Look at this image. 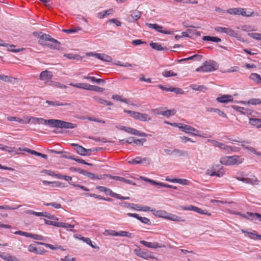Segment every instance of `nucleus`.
<instances>
[{"mask_svg":"<svg viewBox=\"0 0 261 261\" xmlns=\"http://www.w3.org/2000/svg\"><path fill=\"white\" fill-rule=\"evenodd\" d=\"M244 159L239 155L225 156L220 159L221 164L226 166L238 165L242 164Z\"/></svg>","mask_w":261,"mask_h":261,"instance_id":"obj_2","label":"nucleus"},{"mask_svg":"<svg viewBox=\"0 0 261 261\" xmlns=\"http://www.w3.org/2000/svg\"><path fill=\"white\" fill-rule=\"evenodd\" d=\"M162 75L165 77H169L176 76L177 74L171 70H165L163 71Z\"/></svg>","mask_w":261,"mask_h":261,"instance_id":"obj_43","label":"nucleus"},{"mask_svg":"<svg viewBox=\"0 0 261 261\" xmlns=\"http://www.w3.org/2000/svg\"><path fill=\"white\" fill-rule=\"evenodd\" d=\"M248 103L252 105H256L261 104V99L259 98H252L250 99Z\"/></svg>","mask_w":261,"mask_h":261,"instance_id":"obj_55","label":"nucleus"},{"mask_svg":"<svg viewBox=\"0 0 261 261\" xmlns=\"http://www.w3.org/2000/svg\"><path fill=\"white\" fill-rule=\"evenodd\" d=\"M19 150H22V151H25L28 153H30L31 154H34L35 155H37L38 156V152L35 151V150H32V149H29V148H21L20 147L18 149Z\"/></svg>","mask_w":261,"mask_h":261,"instance_id":"obj_53","label":"nucleus"},{"mask_svg":"<svg viewBox=\"0 0 261 261\" xmlns=\"http://www.w3.org/2000/svg\"><path fill=\"white\" fill-rule=\"evenodd\" d=\"M112 98L116 100L124 102H126V99L123 98L122 96L119 95H113L112 96Z\"/></svg>","mask_w":261,"mask_h":261,"instance_id":"obj_63","label":"nucleus"},{"mask_svg":"<svg viewBox=\"0 0 261 261\" xmlns=\"http://www.w3.org/2000/svg\"><path fill=\"white\" fill-rule=\"evenodd\" d=\"M125 132L127 133H128L129 134L135 135H138L141 137H146L147 136V134L145 133L140 132L134 128H130V127H127L126 128Z\"/></svg>","mask_w":261,"mask_h":261,"instance_id":"obj_23","label":"nucleus"},{"mask_svg":"<svg viewBox=\"0 0 261 261\" xmlns=\"http://www.w3.org/2000/svg\"><path fill=\"white\" fill-rule=\"evenodd\" d=\"M151 212L156 216L167 219L168 213L165 211H163V210L156 211L155 210H152Z\"/></svg>","mask_w":261,"mask_h":261,"instance_id":"obj_26","label":"nucleus"},{"mask_svg":"<svg viewBox=\"0 0 261 261\" xmlns=\"http://www.w3.org/2000/svg\"><path fill=\"white\" fill-rule=\"evenodd\" d=\"M32 122L34 124H46V120L42 118L32 117Z\"/></svg>","mask_w":261,"mask_h":261,"instance_id":"obj_41","label":"nucleus"},{"mask_svg":"<svg viewBox=\"0 0 261 261\" xmlns=\"http://www.w3.org/2000/svg\"><path fill=\"white\" fill-rule=\"evenodd\" d=\"M202 39L204 41H212L214 42H219L221 41V39L220 38L210 36H204L202 37Z\"/></svg>","mask_w":261,"mask_h":261,"instance_id":"obj_31","label":"nucleus"},{"mask_svg":"<svg viewBox=\"0 0 261 261\" xmlns=\"http://www.w3.org/2000/svg\"><path fill=\"white\" fill-rule=\"evenodd\" d=\"M76 124L70 122L64 121L62 120L60 121V128H73L76 127Z\"/></svg>","mask_w":261,"mask_h":261,"instance_id":"obj_25","label":"nucleus"},{"mask_svg":"<svg viewBox=\"0 0 261 261\" xmlns=\"http://www.w3.org/2000/svg\"><path fill=\"white\" fill-rule=\"evenodd\" d=\"M168 220L173 221H176V222H184L185 220L183 219L181 217H179L176 215L174 214H168L167 215V219Z\"/></svg>","mask_w":261,"mask_h":261,"instance_id":"obj_27","label":"nucleus"},{"mask_svg":"<svg viewBox=\"0 0 261 261\" xmlns=\"http://www.w3.org/2000/svg\"><path fill=\"white\" fill-rule=\"evenodd\" d=\"M139 221H140L142 223L150 225L151 224V221L149 219H148L146 217H140L139 219Z\"/></svg>","mask_w":261,"mask_h":261,"instance_id":"obj_60","label":"nucleus"},{"mask_svg":"<svg viewBox=\"0 0 261 261\" xmlns=\"http://www.w3.org/2000/svg\"><path fill=\"white\" fill-rule=\"evenodd\" d=\"M94 57L103 61L107 62H111L112 61V58L110 56L104 54H94Z\"/></svg>","mask_w":261,"mask_h":261,"instance_id":"obj_21","label":"nucleus"},{"mask_svg":"<svg viewBox=\"0 0 261 261\" xmlns=\"http://www.w3.org/2000/svg\"><path fill=\"white\" fill-rule=\"evenodd\" d=\"M124 112L125 113H127L129 114V115L132 117L134 118L135 119H137V120L138 119L139 112L132 111H130V110H124Z\"/></svg>","mask_w":261,"mask_h":261,"instance_id":"obj_44","label":"nucleus"},{"mask_svg":"<svg viewBox=\"0 0 261 261\" xmlns=\"http://www.w3.org/2000/svg\"><path fill=\"white\" fill-rule=\"evenodd\" d=\"M95 100L99 103L105 105L107 106H111L112 103L108 100H105L101 98H94Z\"/></svg>","mask_w":261,"mask_h":261,"instance_id":"obj_46","label":"nucleus"},{"mask_svg":"<svg viewBox=\"0 0 261 261\" xmlns=\"http://www.w3.org/2000/svg\"><path fill=\"white\" fill-rule=\"evenodd\" d=\"M78 171L80 173L84 175L88 176V177H89L91 179H94L96 178V175L92 173L89 172L84 170H79Z\"/></svg>","mask_w":261,"mask_h":261,"instance_id":"obj_39","label":"nucleus"},{"mask_svg":"<svg viewBox=\"0 0 261 261\" xmlns=\"http://www.w3.org/2000/svg\"><path fill=\"white\" fill-rule=\"evenodd\" d=\"M60 121L58 119L46 120L45 124H48L52 127H60Z\"/></svg>","mask_w":261,"mask_h":261,"instance_id":"obj_24","label":"nucleus"},{"mask_svg":"<svg viewBox=\"0 0 261 261\" xmlns=\"http://www.w3.org/2000/svg\"><path fill=\"white\" fill-rule=\"evenodd\" d=\"M165 122L167 124H169L173 126L178 127L180 130H181L182 132H185V133L190 134L192 135L195 136L205 137L203 134H201L198 130L196 129V128L190 125L184 124L182 123H170L169 122L167 121H165Z\"/></svg>","mask_w":261,"mask_h":261,"instance_id":"obj_1","label":"nucleus"},{"mask_svg":"<svg viewBox=\"0 0 261 261\" xmlns=\"http://www.w3.org/2000/svg\"><path fill=\"white\" fill-rule=\"evenodd\" d=\"M172 181L174 183H178L182 185H189L190 184L189 180L186 179L173 178Z\"/></svg>","mask_w":261,"mask_h":261,"instance_id":"obj_37","label":"nucleus"},{"mask_svg":"<svg viewBox=\"0 0 261 261\" xmlns=\"http://www.w3.org/2000/svg\"><path fill=\"white\" fill-rule=\"evenodd\" d=\"M114 12L113 9H110L98 14V17L103 18L105 17L112 14Z\"/></svg>","mask_w":261,"mask_h":261,"instance_id":"obj_34","label":"nucleus"},{"mask_svg":"<svg viewBox=\"0 0 261 261\" xmlns=\"http://www.w3.org/2000/svg\"><path fill=\"white\" fill-rule=\"evenodd\" d=\"M56 177L58 179H63L67 181H71L72 180V177L71 176L63 175L61 174H57Z\"/></svg>","mask_w":261,"mask_h":261,"instance_id":"obj_58","label":"nucleus"},{"mask_svg":"<svg viewBox=\"0 0 261 261\" xmlns=\"http://www.w3.org/2000/svg\"><path fill=\"white\" fill-rule=\"evenodd\" d=\"M169 90L170 92H174L177 94H183L184 93V91L181 89L179 88H174L170 87V90Z\"/></svg>","mask_w":261,"mask_h":261,"instance_id":"obj_51","label":"nucleus"},{"mask_svg":"<svg viewBox=\"0 0 261 261\" xmlns=\"http://www.w3.org/2000/svg\"><path fill=\"white\" fill-rule=\"evenodd\" d=\"M105 193L111 196L112 197H114L115 198H117V197H118V194H117L114 192H113L110 189L107 188L106 190Z\"/></svg>","mask_w":261,"mask_h":261,"instance_id":"obj_54","label":"nucleus"},{"mask_svg":"<svg viewBox=\"0 0 261 261\" xmlns=\"http://www.w3.org/2000/svg\"><path fill=\"white\" fill-rule=\"evenodd\" d=\"M106 176L107 177H109L110 178L115 179L116 180H118V181H123V180H124V178H123L122 177L118 176H112L110 174H107V175H106Z\"/></svg>","mask_w":261,"mask_h":261,"instance_id":"obj_62","label":"nucleus"},{"mask_svg":"<svg viewBox=\"0 0 261 261\" xmlns=\"http://www.w3.org/2000/svg\"><path fill=\"white\" fill-rule=\"evenodd\" d=\"M249 123L257 128H261V119L250 118Z\"/></svg>","mask_w":261,"mask_h":261,"instance_id":"obj_30","label":"nucleus"},{"mask_svg":"<svg viewBox=\"0 0 261 261\" xmlns=\"http://www.w3.org/2000/svg\"><path fill=\"white\" fill-rule=\"evenodd\" d=\"M141 16V14L140 12L137 10H135L133 11L130 15V17L131 18L129 19V21H135L138 20Z\"/></svg>","mask_w":261,"mask_h":261,"instance_id":"obj_28","label":"nucleus"},{"mask_svg":"<svg viewBox=\"0 0 261 261\" xmlns=\"http://www.w3.org/2000/svg\"><path fill=\"white\" fill-rule=\"evenodd\" d=\"M215 30L218 32L225 33L230 36H234L236 35L235 31L229 28L216 27L215 28Z\"/></svg>","mask_w":261,"mask_h":261,"instance_id":"obj_14","label":"nucleus"},{"mask_svg":"<svg viewBox=\"0 0 261 261\" xmlns=\"http://www.w3.org/2000/svg\"><path fill=\"white\" fill-rule=\"evenodd\" d=\"M176 110L175 109L168 110L164 111H162L160 112H156L154 113L156 115H162L166 117H169L171 116L174 115L176 113Z\"/></svg>","mask_w":261,"mask_h":261,"instance_id":"obj_22","label":"nucleus"},{"mask_svg":"<svg viewBox=\"0 0 261 261\" xmlns=\"http://www.w3.org/2000/svg\"><path fill=\"white\" fill-rule=\"evenodd\" d=\"M210 141L213 143V144L214 146H217L219 148H220V149H223L225 150L234 151V150L233 149V148L231 146H227L223 143H220L219 142H217L216 141H213V140H211Z\"/></svg>","mask_w":261,"mask_h":261,"instance_id":"obj_19","label":"nucleus"},{"mask_svg":"<svg viewBox=\"0 0 261 261\" xmlns=\"http://www.w3.org/2000/svg\"><path fill=\"white\" fill-rule=\"evenodd\" d=\"M83 79L88 80L91 81L92 82H95L96 83H99L100 82H104V81L102 79H96L94 76H90L89 75H85L82 77Z\"/></svg>","mask_w":261,"mask_h":261,"instance_id":"obj_36","label":"nucleus"},{"mask_svg":"<svg viewBox=\"0 0 261 261\" xmlns=\"http://www.w3.org/2000/svg\"><path fill=\"white\" fill-rule=\"evenodd\" d=\"M33 34L35 36L38 35V36L39 37L40 40L39 41V43L40 45L44 46L46 44L44 43V41H50L55 44H60V42H59L57 40L52 38L49 35L43 34L41 35H40V34H42L41 32L39 33L38 32H34Z\"/></svg>","mask_w":261,"mask_h":261,"instance_id":"obj_6","label":"nucleus"},{"mask_svg":"<svg viewBox=\"0 0 261 261\" xmlns=\"http://www.w3.org/2000/svg\"><path fill=\"white\" fill-rule=\"evenodd\" d=\"M0 46H5L8 48V50L14 52V53H18L21 50V49H14L15 47L14 45H10L9 44H0Z\"/></svg>","mask_w":261,"mask_h":261,"instance_id":"obj_35","label":"nucleus"},{"mask_svg":"<svg viewBox=\"0 0 261 261\" xmlns=\"http://www.w3.org/2000/svg\"><path fill=\"white\" fill-rule=\"evenodd\" d=\"M250 79L253 81L257 84H261V76L257 73H251L250 75Z\"/></svg>","mask_w":261,"mask_h":261,"instance_id":"obj_32","label":"nucleus"},{"mask_svg":"<svg viewBox=\"0 0 261 261\" xmlns=\"http://www.w3.org/2000/svg\"><path fill=\"white\" fill-rule=\"evenodd\" d=\"M46 103L48 104L49 105H51L53 106H64L68 105V103H64L61 102H59L58 101H50V100H46Z\"/></svg>","mask_w":261,"mask_h":261,"instance_id":"obj_42","label":"nucleus"},{"mask_svg":"<svg viewBox=\"0 0 261 261\" xmlns=\"http://www.w3.org/2000/svg\"><path fill=\"white\" fill-rule=\"evenodd\" d=\"M242 147L245 148V149H247L248 150L250 151V152L257 155H260V153L259 152H257L255 149L252 147H251V146H246L245 144H242Z\"/></svg>","mask_w":261,"mask_h":261,"instance_id":"obj_48","label":"nucleus"},{"mask_svg":"<svg viewBox=\"0 0 261 261\" xmlns=\"http://www.w3.org/2000/svg\"><path fill=\"white\" fill-rule=\"evenodd\" d=\"M248 36L256 40H261V33H250Z\"/></svg>","mask_w":261,"mask_h":261,"instance_id":"obj_50","label":"nucleus"},{"mask_svg":"<svg viewBox=\"0 0 261 261\" xmlns=\"http://www.w3.org/2000/svg\"><path fill=\"white\" fill-rule=\"evenodd\" d=\"M103 234L105 236H119V237H126L128 238H132V234L125 231H116L114 230H105Z\"/></svg>","mask_w":261,"mask_h":261,"instance_id":"obj_8","label":"nucleus"},{"mask_svg":"<svg viewBox=\"0 0 261 261\" xmlns=\"http://www.w3.org/2000/svg\"><path fill=\"white\" fill-rule=\"evenodd\" d=\"M227 12L230 14L242 15L243 16L250 17L254 15V12H246V9L240 8H230L227 10Z\"/></svg>","mask_w":261,"mask_h":261,"instance_id":"obj_5","label":"nucleus"},{"mask_svg":"<svg viewBox=\"0 0 261 261\" xmlns=\"http://www.w3.org/2000/svg\"><path fill=\"white\" fill-rule=\"evenodd\" d=\"M225 173L223 167L220 165H214L206 170V173L211 176L222 177Z\"/></svg>","mask_w":261,"mask_h":261,"instance_id":"obj_4","label":"nucleus"},{"mask_svg":"<svg viewBox=\"0 0 261 261\" xmlns=\"http://www.w3.org/2000/svg\"><path fill=\"white\" fill-rule=\"evenodd\" d=\"M44 205L46 206H51L56 209L61 208V204L57 202L45 203Z\"/></svg>","mask_w":261,"mask_h":261,"instance_id":"obj_56","label":"nucleus"},{"mask_svg":"<svg viewBox=\"0 0 261 261\" xmlns=\"http://www.w3.org/2000/svg\"><path fill=\"white\" fill-rule=\"evenodd\" d=\"M74 226L73 225H71L66 223L59 222L58 227L65 228L67 229H69L71 230L72 228H74Z\"/></svg>","mask_w":261,"mask_h":261,"instance_id":"obj_45","label":"nucleus"},{"mask_svg":"<svg viewBox=\"0 0 261 261\" xmlns=\"http://www.w3.org/2000/svg\"><path fill=\"white\" fill-rule=\"evenodd\" d=\"M52 72L46 70L41 72L39 79L41 81H43L44 83H46L52 79Z\"/></svg>","mask_w":261,"mask_h":261,"instance_id":"obj_15","label":"nucleus"},{"mask_svg":"<svg viewBox=\"0 0 261 261\" xmlns=\"http://www.w3.org/2000/svg\"><path fill=\"white\" fill-rule=\"evenodd\" d=\"M150 46L153 49L157 50H167L166 47H162L161 44L159 43L151 42L150 43Z\"/></svg>","mask_w":261,"mask_h":261,"instance_id":"obj_33","label":"nucleus"},{"mask_svg":"<svg viewBox=\"0 0 261 261\" xmlns=\"http://www.w3.org/2000/svg\"><path fill=\"white\" fill-rule=\"evenodd\" d=\"M7 257V261H21L19 259L16 258L15 256L9 254Z\"/></svg>","mask_w":261,"mask_h":261,"instance_id":"obj_64","label":"nucleus"},{"mask_svg":"<svg viewBox=\"0 0 261 261\" xmlns=\"http://www.w3.org/2000/svg\"><path fill=\"white\" fill-rule=\"evenodd\" d=\"M138 120H139L142 121H148L151 120V118L147 114L139 113Z\"/></svg>","mask_w":261,"mask_h":261,"instance_id":"obj_38","label":"nucleus"},{"mask_svg":"<svg viewBox=\"0 0 261 261\" xmlns=\"http://www.w3.org/2000/svg\"><path fill=\"white\" fill-rule=\"evenodd\" d=\"M140 243L146 247L152 249H157L165 247V245L158 242H149L144 240L140 241Z\"/></svg>","mask_w":261,"mask_h":261,"instance_id":"obj_12","label":"nucleus"},{"mask_svg":"<svg viewBox=\"0 0 261 261\" xmlns=\"http://www.w3.org/2000/svg\"><path fill=\"white\" fill-rule=\"evenodd\" d=\"M216 100L220 103H228L233 101V97L231 95L225 94L217 97Z\"/></svg>","mask_w":261,"mask_h":261,"instance_id":"obj_17","label":"nucleus"},{"mask_svg":"<svg viewBox=\"0 0 261 261\" xmlns=\"http://www.w3.org/2000/svg\"><path fill=\"white\" fill-rule=\"evenodd\" d=\"M69 85L74 87L89 90L90 85L87 83H70Z\"/></svg>","mask_w":261,"mask_h":261,"instance_id":"obj_29","label":"nucleus"},{"mask_svg":"<svg viewBox=\"0 0 261 261\" xmlns=\"http://www.w3.org/2000/svg\"><path fill=\"white\" fill-rule=\"evenodd\" d=\"M91 91H97V92H102L104 89L102 88L99 87L97 86L90 85L89 90Z\"/></svg>","mask_w":261,"mask_h":261,"instance_id":"obj_52","label":"nucleus"},{"mask_svg":"<svg viewBox=\"0 0 261 261\" xmlns=\"http://www.w3.org/2000/svg\"><path fill=\"white\" fill-rule=\"evenodd\" d=\"M7 119L10 121H15L20 123H24V120L16 117L10 116L7 118Z\"/></svg>","mask_w":261,"mask_h":261,"instance_id":"obj_49","label":"nucleus"},{"mask_svg":"<svg viewBox=\"0 0 261 261\" xmlns=\"http://www.w3.org/2000/svg\"><path fill=\"white\" fill-rule=\"evenodd\" d=\"M149 159L147 158H141L140 156H138L135 159H130L128 162L132 164H142L143 163H146V162H149Z\"/></svg>","mask_w":261,"mask_h":261,"instance_id":"obj_20","label":"nucleus"},{"mask_svg":"<svg viewBox=\"0 0 261 261\" xmlns=\"http://www.w3.org/2000/svg\"><path fill=\"white\" fill-rule=\"evenodd\" d=\"M240 180L245 183L254 185H257L259 184V181L258 180L257 177L254 175H252L249 178H242Z\"/></svg>","mask_w":261,"mask_h":261,"instance_id":"obj_18","label":"nucleus"},{"mask_svg":"<svg viewBox=\"0 0 261 261\" xmlns=\"http://www.w3.org/2000/svg\"><path fill=\"white\" fill-rule=\"evenodd\" d=\"M218 66L216 62L213 61H208L204 62L202 66L198 67L196 71L197 72H212L217 69Z\"/></svg>","mask_w":261,"mask_h":261,"instance_id":"obj_3","label":"nucleus"},{"mask_svg":"<svg viewBox=\"0 0 261 261\" xmlns=\"http://www.w3.org/2000/svg\"><path fill=\"white\" fill-rule=\"evenodd\" d=\"M181 209L182 210L185 211H192L195 212L198 214H202V215H205L208 216H210L211 215V214L209 213L207 210H202L201 208L192 205H190L188 206H182Z\"/></svg>","mask_w":261,"mask_h":261,"instance_id":"obj_9","label":"nucleus"},{"mask_svg":"<svg viewBox=\"0 0 261 261\" xmlns=\"http://www.w3.org/2000/svg\"><path fill=\"white\" fill-rule=\"evenodd\" d=\"M16 234H19L21 236H23L26 237L31 238L35 240L42 241L44 240V237L42 236L37 234H32L31 233H29L27 232H24L20 230L16 231L14 232Z\"/></svg>","mask_w":261,"mask_h":261,"instance_id":"obj_11","label":"nucleus"},{"mask_svg":"<svg viewBox=\"0 0 261 261\" xmlns=\"http://www.w3.org/2000/svg\"><path fill=\"white\" fill-rule=\"evenodd\" d=\"M37 244L40 245H42L45 246L46 247L52 250H55V249H61V247L58 245H53L51 244H47L45 243H42V242H37Z\"/></svg>","mask_w":261,"mask_h":261,"instance_id":"obj_40","label":"nucleus"},{"mask_svg":"<svg viewBox=\"0 0 261 261\" xmlns=\"http://www.w3.org/2000/svg\"><path fill=\"white\" fill-rule=\"evenodd\" d=\"M68 159L72 160H74V161H76V162H79L80 163L83 164L87 165H89V166H92V164L86 162L85 160H84L83 159L74 158L72 156H70L68 158Z\"/></svg>","mask_w":261,"mask_h":261,"instance_id":"obj_47","label":"nucleus"},{"mask_svg":"<svg viewBox=\"0 0 261 261\" xmlns=\"http://www.w3.org/2000/svg\"><path fill=\"white\" fill-rule=\"evenodd\" d=\"M134 252L138 256L145 259L149 258L153 259L155 258L152 252L141 249L139 247L134 249Z\"/></svg>","mask_w":261,"mask_h":261,"instance_id":"obj_7","label":"nucleus"},{"mask_svg":"<svg viewBox=\"0 0 261 261\" xmlns=\"http://www.w3.org/2000/svg\"><path fill=\"white\" fill-rule=\"evenodd\" d=\"M12 77L9 76L8 75H5L3 74H0V80L4 81V82H11L12 80Z\"/></svg>","mask_w":261,"mask_h":261,"instance_id":"obj_59","label":"nucleus"},{"mask_svg":"<svg viewBox=\"0 0 261 261\" xmlns=\"http://www.w3.org/2000/svg\"><path fill=\"white\" fill-rule=\"evenodd\" d=\"M146 139L144 138L142 139H135L134 143L139 146L143 145V143L146 142Z\"/></svg>","mask_w":261,"mask_h":261,"instance_id":"obj_57","label":"nucleus"},{"mask_svg":"<svg viewBox=\"0 0 261 261\" xmlns=\"http://www.w3.org/2000/svg\"><path fill=\"white\" fill-rule=\"evenodd\" d=\"M71 145L74 147L76 152L81 155H89L92 151L91 149H87L77 144L72 143Z\"/></svg>","mask_w":261,"mask_h":261,"instance_id":"obj_10","label":"nucleus"},{"mask_svg":"<svg viewBox=\"0 0 261 261\" xmlns=\"http://www.w3.org/2000/svg\"><path fill=\"white\" fill-rule=\"evenodd\" d=\"M51 186L53 188H55V187L63 188V187H65V186H64V185L62 182L58 181H53Z\"/></svg>","mask_w":261,"mask_h":261,"instance_id":"obj_61","label":"nucleus"},{"mask_svg":"<svg viewBox=\"0 0 261 261\" xmlns=\"http://www.w3.org/2000/svg\"><path fill=\"white\" fill-rule=\"evenodd\" d=\"M146 25L149 28L155 30L156 31L164 34H172V32L168 30H163V27L156 23H146Z\"/></svg>","mask_w":261,"mask_h":261,"instance_id":"obj_13","label":"nucleus"},{"mask_svg":"<svg viewBox=\"0 0 261 261\" xmlns=\"http://www.w3.org/2000/svg\"><path fill=\"white\" fill-rule=\"evenodd\" d=\"M28 250L31 252H35L38 254H43L45 252L44 248L37 247L35 244H31L28 247Z\"/></svg>","mask_w":261,"mask_h":261,"instance_id":"obj_16","label":"nucleus"}]
</instances>
